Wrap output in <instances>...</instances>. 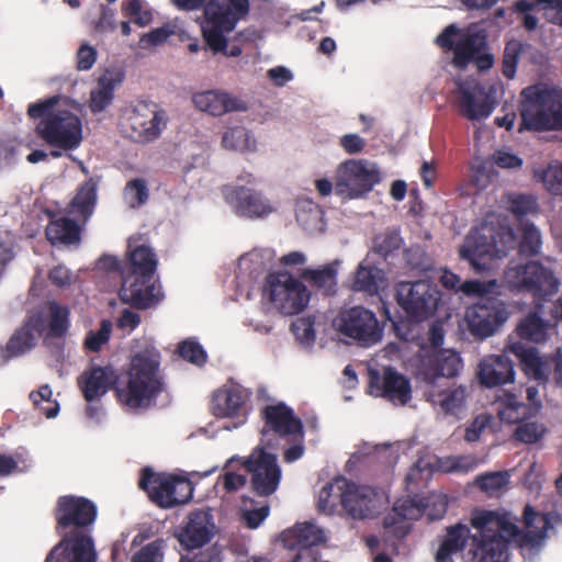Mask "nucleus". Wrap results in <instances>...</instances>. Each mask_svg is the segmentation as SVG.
I'll use <instances>...</instances> for the list:
<instances>
[{"instance_id":"obj_1","label":"nucleus","mask_w":562,"mask_h":562,"mask_svg":"<svg viewBox=\"0 0 562 562\" xmlns=\"http://www.w3.org/2000/svg\"><path fill=\"white\" fill-rule=\"evenodd\" d=\"M470 522L475 529L473 535L463 524L447 528L435 554L436 562H452V555L465 548L468 539H471V562H506L509 544L521 549L539 548L551 527L549 516L536 512L530 505L524 508V529L505 510L475 509Z\"/></svg>"},{"instance_id":"obj_2","label":"nucleus","mask_w":562,"mask_h":562,"mask_svg":"<svg viewBox=\"0 0 562 562\" xmlns=\"http://www.w3.org/2000/svg\"><path fill=\"white\" fill-rule=\"evenodd\" d=\"M159 367L160 352L150 347L132 357L125 375H120L112 366L93 364L80 374L77 383L88 403L114 390L121 404L132 409L148 408L164 391Z\"/></svg>"},{"instance_id":"obj_3","label":"nucleus","mask_w":562,"mask_h":562,"mask_svg":"<svg viewBox=\"0 0 562 562\" xmlns=\"http://www.w3.org/2000/svg\"><path fill=\"white\" fill-rule=\"evenodd\" d=\"M68 98L53 95L45 100L31 103L27 115L32 120H41L35 132L47 145L61 150H74L82 142V123L80 117L65 108Z\"/></svg>"},{"instance_id":"obj_4","label":"nucleus","mask_w":562,"mask_h":562,"mask_svg":"<svg viewBox=\"0 0 562 562\" xmlns=\"http://www.w3.org/2000/svg\"><path fill=\"white\" fill-rule=\"evenodd\" d=\"M518 131H562V89L532 85L522 89Z\"/></svg>"},{"instance_id":"obj_5","label":"nucleus","mask_w":562,"mask_h":562,"mask_svg":"<svg viewBox=\"0 0 562 562\" xmlns=\"http://www.w3.org/2000/svg\"><path fill=\"white\" fill-rule=\"evenodd\" d=\"M250 11L249 0H227V3L220 0H209L203 10L204 22L202 35L214 53H223L227 56H239L241 49L232 47L227 52L226 34L233 32L240 20H244Z\"/></svg>"},{"instance_id":"obj_6","label":"nucleus","mask_w":562,"mask_h":562,"mask_svg":"<svg viewBox=\"0 0 562 562\" xmlns=\"http://www.w3.org/2000/svg\"><path fill=\"white\" fill-rule=\"evenodd\" d=\"M516 234L508 225L484 224L472 228L459 249L460 258L469 261L476 273L488 269L485 257L503 258L516 247Z\"/></svg>"},{"instance_id":"obj_7","label":"nucleus","mask_w":562,"mask_h":562,"mask_svg":"<svg viewBox=\"0 0 562 562\" xmlns=\"http://www.w3.org/2000/svg\"><path fill=\"white\" fill-rule=\"evenodd\" d=\"M98 507L89 498L77 495H63L54 508L55 531L80 542L94 544L93 528Z\"/></svg>"},{"instance_id":"obj_8","label":"nucleus","mask_w":562,"mask_h":562,"mask_svg":"<svg viewBox=\"0 0 562 562\" xmlns=\"http://www.w3.org/2000/svg\"><path fill=\"white\" fill-rule=\"evenodd\" d=\"M138 487L147 493L154 504L164 509L189 503L194 491L188 477L157 473L149 467L142 470Z\"/></svg>"},{"instance_id":"obj_9","label":"nucleus","mask_w":562,"mask_h":562,"mask_svg":"<svg viewBox=\"0 0 562 562\" xmlns=\"http://www.w3.org/2000/svg\"><path fill=\"white\" fill-rule=\"evenodd\" d=\"M498 416L502 422L517 424L513 437L515 440L533 445L543 439L548 428L543 423L532 420L538 414L537 406H528L519 396L512 392H505L497 398Z\"/></svg>"},{"instance_id":"obj_10","label":"nucleus","mask_w":562,"mask_h":562,"mask_svg":"<svg viewBox=\"0 0 562 562\" xmlns=\"http://www.w3.org/2000/svg\"><path fill=\"white\" fill-rule=\"evenodd\" d=\"M504 279L512 290L530 293L536 304L554 295L560 285L553 271L539 261L509 266L505 270Z\"/></svg>"},{"instance_id":"obj_11","label":"nucleus","mask_w":562,"mask_h":562,"mask_svg":"<svg viewBox=\"0 0 562 562\" xmlns=\"http://www.w3.org/2000/svg\"><path fill=\"white\" fill-rule=\"evenodd\" d=\"M398 306L414 322H423L435 315L441 301L437 284L427 280L401 281L395 286Z\"/></svg>"},{"instance_id":"obj_12","label":"nucleus","mask_w":562,"mask_h":562,"mask_svg":"<svg viewBox=\"0 0 562 562\" xmlns=\"http://www.w3.org/2000/svg\"><path fill=\"white\" fill-rule=\"evenodd\" d=\"M265 293L273 306L284 315L301 313L311 300V292L303 281L288 271L269 273L266 278Z\"/></svg>"},{"instance_id":"obj_13","label":"nucleus","mask_w":562,"mask_h":562,"mask_svg":"<svg viewBox=\"0 0 562 562\" xmlns=\"http://www.w3.org/2000/svg\"><path fill=\"white\" fill-rule=\"evenodd\" d=\"M333 326L340 335L355 340L361 347L378 344L384 331V325L376 315L363 306L341 308L334 318Z\"/></svg>"},{"instance_id":"obj_14","label":"nucleus","mask_w":562,"mask_h":562,"mask_svg":"<svg viewBox=\"0 0 562 562\" xmlns=\"http://www.w3.org/2000/svg\"><path fill=\"white\" fill-rule=\"evenodd\" d=\"M436 44L447 52H453L457 67H465L475 55L486 49L487 32L474 25L461 31L456 24H449L436 37Z\"/></svg>"},{"instance_id":"obj_15","label":"nucleus","mask_w":562,"mask_h":562,"mask_svg":"<svg viewBox=\"0 0 562 562\" xmlns=\"http://www.w3.org/2000/svg\"><path fill=\"white\" fill-rule=\"evenodd\" d=\"M381 181L380 171L366 159H349L337 170L335 192L347 199L366 195Z\"/></svg>"},{"instance_id":"obj_16","label":"nucleus","mask_w":562,"mask_h":562,"mask_svg":"<svg viewBox=\"0 0 562 562\" xmlns=\"http://www.w3.org/2000/svg\"><path fill=\"white\" fill-rule=\"evenodd\" d=\"M262 420L261 443L262 447L274 448L271 435L288 440H302L304 427L301 418L295 415L293 408L284 402L266 405L260 411Z\"/></svg>"},{"instance_id":"obj_17","label":"nucleus","mask_w":562,"mask_h":562,"mask_svg":"<svg viewBox=\"0 0 562 562\" xmlns=\"http://www.w3.org/2000/svg\"><path fill=\"white\" fill-rule=\"evenodd\" d=\"M508 317L506 303L496 296L480 297L464 315L470 334L480 340L493 336Z\"/></svg>"},{"instance_id":"obj_18","label":"nucleus","mask_w":562,"mask_h":562,"mask_svg":"<svg viewBox=\"0 0 562 562\" xmlns=\"http://www.w3.org/2000/svg\"><path fill=\"white\" fill-rule=\"evenodd\" d=\"M509 351L520 361L524 373L540 384H546L552 372L558 385H562V351L541 357L535 347H526L521 342H514L509 346Z\"/></svg>"},{"instance_id":"obj_19","label":"nucleus","mask_w":562,"mask_h":562,"mask_svg":"<svg viewBox=\"0 0 562 562\" xmlns=\"http://www.w3.org/2000/svg\"><path fill=\"white\" fill-rule=\"evenodd\" d=\"M266 449L267 447H257L245 462V468L251 475L250 488L261 497H268L278 490L282 475L277 456Z\"/></svg>"},{"instance_id":"obj_20","label":"nucleus","mask_w":562,"mask_h":562,"mask_svg":"<svg viewBox=\"0 0 562 562\" xmlns=\"http://www.w3.org/2000/svg\"><path fill=\"white\" fill-rule=\"evenodd\" d=\"M458 94L460 114L471 121L488 117L496 105L493 90L475 79L459 82Z\"/></svg>"},{"instance_id":"obj_21","label":"nucleus","mask_w":562,"mask_h":562,"mask_svg":"<svg viewBox=\"0 0 562 562\" xmlns=\"http://www.w3.org/2000/svg\"><path fill=\"white\" fill-rule=\"evenodd\" d=\"M149 103L137 104L127 117L132 137L139 143H149L157 139L166 127L168 116L166 111L156 110Z\"/></svg>"},{"instance_id":"obj_22","label":"nucleus","mask_w":562,"mask_h":562,"mask_svg":"<svg viewBox=\"0 0 562 562\" xmlns=\"http://www.w3.org/2000/svg\"><path fill=\"white\" fill-rule=\"evenodd\" d=\"M340 486L342 492L339 495V501L350 517L366 519L374 516L378 494L372 487L359 485L345 477L340 479Z\"/></svg>"},{"instance_id":"obj_23","label":"nucleus","mask_w":562,"mask_h":562,"mask_svg":"<svg viewBox=\"0 0 562 562\" xmlns=\"http://www.w3.org/2000/svg\"><path fill=\"white\" fill-rule=\"evenodd\" d=\"M225 201L235 212L245 217L260 218L273 212V207L262 194L245 186H225L222 189Z\"/></svg>"},{"instance_id":"obj_24","label":"nucleus","mask_w":562,"mask_h":562,"mask_svg":"<svg viewBox=\"0 0 562 562\" xmlns=\"http://www.w3.org/2000/svg\"><path fill=\"white\" fill-rule=\"evenodd\" d=\"M249 400V393L243 386L236 384L223 386L213 393L211 401V412L217 418L238 419L235 427L245 423L247 417L246 404Z\"/></svg>"},{"instance_id":"obj_25","label":"nucleus","mask_w":562,"mask_h":562,"mask_svg":"<svg viewBox=\"0 0 562 562\" xmlns=\"http://www.w3.org/2000/svg\"><path fill=\"white\" fill-rule=\"evenodd\" d=\"M369 387L372 394L401 405L407 404L412 398L409 380L392 367L384 368L382 376L376 371L371 372Z\"/></svg>"},{"instance_id":"obj_26","label":"nucleus","mask_w":562,"mask_h":562,"mask_svg":"<svg viewBox=\"0 0 562 562\" xmlns=\"http://www.w3.org/2000/svg\"><path fill=\"white\" fill-rule=\"evenodd\" d=\"M43 318L41 315H32L14 330L7 345L1 349L0 360L7 362L31 351L37 345L43 331Z\"/></svg>"},{"instance_id":"obj_27","label":"nucleus","mask_w":562,"mask_h":562,"mask_svg":"<svg viewBox=\"0 0 562 562\" xmlns=\"http://www.w3.org/2000/svg\"><path fill=\"white\" fill-rule=\"evenodd\" d=\"M462 367V359L458 352L450 349H438L423 357L419 373L427 383L432 384L437 378L458 375Z\"/></svg>"},{"instance_id":"obj_28","label":"nucleus","mask_w":562,"mask_h":562,"mask_svg":"<svg viewBox=\"0 0 562 562\" xmlns=\"http://www.w3.org/2000/svg\"><path fill=\"white\" fill-rule=\"evenodd\" d=\"M157 268L156 255L150 247L128 244V271H122V282L128 281L131 290L142 289L146 278L154 277Z\"/></svg>"},{"instance_id":"obj_29","label":"nucleus","mask_w":562,"mask_h":562,"mask_svg":"<svg viewBox=\"0 0 562 562\" xmlns=\"http://www.w3.org/2000/svg\"><path fill=\"white\" fill-rule=\"evenodd\" d=\"M477 379L483 386L495 387L515 380L513 360L506 352L484 357L477 368Z\"/></svg>"},{"instance_id":"obj_30","label":"nucleus","mask_w":562,"mask_h":562,"mask_svg":"<svg viewBox=\"0 0 562 562\" xmlns=\"http://www.w3.org/2000/svg\"><path fill=\"white\" fill-rule=\"evenodd\" d=\"M426 505L414 498L400 499L394 504L393 513L387 514L383 527L396 539H403L411 532V526L405 520H416L423 516Z\"/></svg>"},{"instance_id":"obj_31","label":"nucleus","mask_w":562,"mask_h":562,"mask_svg":"<svg viewBox=\"0 0 562 562\" xmlns=\"http://www.w3.org/2000/svg\"><path fill=\"white\" fill-rule=\"evenodd\" d=\"M44 562H98V553L92 543L60 537Z\"/></svg>"},{"instance_id":"obj_32","label":"nucleus","mask_w":562,"mask_h":562,"mask_svg":"<svg viewBox=\"0 0 562 562\" xmlns=\"http://www.w3.org/2000/svg\"><path fill=\"white\" fill-rule=\"evenodd\" d=\"M194 105L211 115L220 116L227 112H246L248 104L227 92L209 90L193 95Z\"/></svg>"},{"instance_id":"obj_33","label":"nucleus","mask_w":562,"mask_h":562,"mask_svg":"<svg viewBox=\"0 0 562 562\" xmlns=\"http://www.w3.org/2000/svg\"><path fill=\"white\" fill-rule=\"evenodd\" d=\"M213 528L209 514L194 512L190 514L189 521L180 531L179 541L188 549L201 548L212 539Z\"/></svg>"},{"instance_id":"obj_34","label":"nucleus","mask_w":562,"mask_h":562,"mask_svg":"<svg viewBox=\"0 0 562 562\" xmlns=\"http://www.w3.org/2000/svg\"><path fill=\"white\" fill-rule=\"evenodd\" d=\"M123 79L124 74L120 70L105 69L101 74L97 87L90 92L89 108L92 113H100L112 103L114 90Z\"/></svg>"},{"instance_id":"obj_35","label":"nucleus","mask_w":562,"mask_h":562,"mask_svg":"<svg viewBox=\"0 0 562 562\" xmlns=\"http://www.w3.org/2000/svg\"><path fill=\"white\" fill-rule=\"evenodd\" d=\"M325 540L323 530L312 522L297 524L282 533L283 544L289 549L311 550Z\"/></svg>"},{"instance_id":"obj_36","label":"nucleus","mask_w":562,"mask_h":562,"mask_svg":"<svg viewBox=\"0 0 562 562\" xmlns=\"http://www.w3.org/2000/svg\"><path fill=\"white\" fill-rule=\"evenodd\" d=\"M154 277L146 278L143 281L142 289L131 290L130 282H122L119 295L123 303L134 308L146 310L160 301V289L153 281Z\"/></svg>"},{"instance_id":"obj_37","label":"nucleus","mask_w":562,"mask_h":562,"mask_svg":"<svg viewBox=\"0 0 562 562\" xmlns=\"http://www.w3.org/2000/svg\"><path fill=\"white\" fill-rule=\"evenodd\" d=\"M337 273L336 263H326L316 269L305 268L300 277L323 295L331 296L337 292Z\"/></svg>"},{"instance_id":"obj_38","label":"nucleus","mask_w":562,"mask_h":562,"mask_svg":"<svg viewBox=\"0 0 562 562\" xmlns=\"http://www.w3.org/2000/svg\"><path fill=\"white\" fill-rule=\"evenodd\" d=\"M45 234L52 245H75L80 243L81 239L80 226L69 217L52 220L46 227Z\"/></svg>"},{"instance_id":"obj_39","label":"nucleus","mask_w":562,"mask_h":562,"mask_svg":"<svg viewBox=\"0 0 562 562\" xmlns=\"http://www.w3.org/2000/svg\"><path fill=\"white\" fill-rule=\"evenodd\" d=\"M542 304L537 303L535 305V311L530 312L525 318L520 321L516 331L521 339L537 344L547 340L550 324L543 321L540 316Z\"/></svg>"},{"instance_id":"obj_40","label":"nucleus","mask_w":562,"mask_h":562,"mask_svg":"<svg viewBox=\"0 0 562 562\" xmlns=\"http://www.w3.org/2000/svg\"><path fill=\"white\" fill-rule=\"evenodd\" d=\"M95 203L97 182L90 178L78 188L76 195L68 205V212L87 221L92 215Z\"/></svg>"},{"instance_id":"obj_41","label":"nucleus","mask_w":562,"mask_h":562,"mask_svg":"<svg viewBox=\"0 0 562 562\" xmlns=\"http://www.w3.org/2000/svg\"><path fill=\"white\" fill-rule=\"evenodd\" d=\"M428 400L439 406L446 414H453L459 411L465 402V387L457 386L452 389L437 390L432 386L428 393Z\"/></svg>"},{"instance_id":"obj_42","label":"nucleus","mask_w":562,"mask_h":562,"mask_svg":"<svg viewBox=\"0 0 562 562\" xmlns=\"http://www.w3.org/2000/svg\"><path fill=\"white\" fill-rule=\"evenodd\" d=\"M222 145L226 149L240 153H252L256 150V139L248 130L241 126L227 130L223 134Z\"/></svg>"},{"instance_id":"obj_43","label":"nucleus","mask_w":562,"mask_h":562,"mask_svg":"<svg viewBox=\"0 0 562 562\" xmlns=\"http://www.w3.org/2000/svg\"><path fill=\"white\" fill-rule=\"evenodd\" d=\"M521 239L519 241V254L527 257H535L540 252L541 234L530 222H521Z\"/></svg>"},{"instance_id":"obj_44","label":"nucleus","mask_w":562,"mask_h":562,"mask_svg":"<svg viewBox=\"0 0 562 562\" xmlns=\"http://www.w3.org/2000/svg\"><path fill=\"white\" fill-rule=\"evenodd\" d=\"M381 270L375 267L360 265L356 271L353 290L375 294L379 290Z\"/></svg>"},{"instance_id":"obj_45","label":"nucleus","mask_w":562,"mask_h":562,"mask_svg":"<svg viewBox=\"0 0 562 562\" xmlns=\"http://www.w3.org/2000/svg\"><path fill=\"white\" fill-rule=\"evenodd\" d=\"M533 179L541 182L552 195H562V166L550 164L544 169L533 170Z\"/></svg>"},{"instance_id":"obj_46","label":"nucleus","mask_w":562,"mask_h":562,"mask_svg":"<svg viewBox=\"0 0 562 562\" xmlns=\"http://www.w3.org/2000/svg\"><path fill=\"white\" fill-rule=\"evenodd\" d=\"M48 307L50 313L48 335L54 338H60L66 335L69 327V310L57 302H50Z\"/></svg>"},{"instance_id":"obj_47","label":"nucleus","mask_w":562,"mask_h":562,"mask_svg":"<svg viewBox=\"0 0 562 562\" xmlns=\"http://www.w3.org/2000/svg\"><path fill=\"white\" fill-rule=\"evenodd\" d=\"M522 49L524 45L518 40H510L505 44L502 59V72L507 79L515 77Z\"/></svg>"},{"instance_id":"obj_48","label":"nucleus","mask_w":562,"mask_h":562,"mask_svg":"<svg viewBox=\"0 0 562 562\" xmlns=\"http://www.w3.org/2000/svg\"><path fill=\"white\" fill-rule=\"evenodd\" d=\"M477 486L490 496L497 495L509 484L507 471L490 472L476 479Z\"/></svg>"},{"instance_id":"obj_49","label":"nucleus","mask_w":562,"mask_h":562,"mask_svg":"<svg viewBox=\"0 0 562 562\" xmlns=\"http://www.w3.org/2000/svg\"><path fill=\"white\" fill-rule=\"evenodd\" d=\"M508 210L521 222L526 215L539 212L537 199L531 194H514L509 198Z\"/></svg>"},{"instance_id":"obj_50","label":"nucleus","mask_w":562,"mask_h":562,"mask_svg":"<svg viewBox=\"0 0 562 562\" xmlns=\"http://www.w3.org/2000/svg\"><path fill=\"white\" fill-rule=\"evenodd\" d=\"M124 198L131 207L145 204L149 198L146 181L140 178L130 180L124 188Z\"/></svg>"},{"instance_id":"obj_51","label":"nucleus","mask_w":562,"mask_h":562,"mask_svg":"<svg viewBox=\"0 0 562 562\" xmlns=\"http://www.w3.org/2000/svg\"><path fill=\"white\" fill-rule=\"evenodd\" d=\"M476 465V459L472 456H449L438 460V468L446 473L469 472Z\"/></svg>"},{"instance_id":"obj_52","label":"nucleus","mask_w":562,"mask_h":562,"mask_svg":"<svg viewBox=\"0 0 562 562\" xmlns=\"http://www.w3.org/2000/svg\"><path fill=\"white\" fill-rule=\"evenodd\" d=\"M164 546L165 541L162 539H156L136 551L131 562H162Z\"/></svg>"},{"instance_id":"obj_53","label":"nucleus","mask_w":562,"mask_h":562,"mask_svg":"<svg viewBox=\"0 0 562 562\" xmlns=\"http://www.w3.org/2000/svg\"><path fill=\"white\" fill-rule=\"evenodd\" d=\"M179 356L196 366H202L206 361V352L203 347L193 339H186L178 346Z\"/></svg>"},{"instance_id":"obj_54","label":"nucleus","mask_w":562,"mask_h":562,"mask_svg":"<svg viewBox=\"0 0 562 562\" xmlns=\"http://www.w3.org/2000/svg\"><path fill=\"white\" fill-rule=\"evenodd\" d=\"M112 324L110 321H102L97 331H90L85 340V347L93 352H98L110 339Z\"/></svg>"},{"instance_id":"obj_55","label":"nucleus","mask_w":562,"mask_h":562,"mask_svg":"<svg viewBox=\"0 0 562 562\" xmlns=\"http://www.w3.org/2000/svg\"><path fill=\"white\" fill-rule=\"evenodd\" d=\"M314 317H299L291 324V330L302 344H313L315 340Z\"/></svg>"},{"instance_id":"obj_56","label":"nucleus","mask_w":562,"mask_h":562,"mask_svg":"<svg viewBox=\"0 0 562 562\" xmlns=\"http://www.w3.org/2000/svg\"><path fill=\"white\" fill-rule=\"evenodd\" d=\"M341 492L340 479H337L334 483L324 485L318 495V508L322 510H331L336 506V499H339Z\"/></svg>"},{"instance_id":"obj_57","label":"nucleus","mask_w":562,"mask_h":562,"mask_svg":"<svg viewBox=\"0 0 562 562\" xmlns=\"http://www.w3.org/2000/svg\"><path fill=\"white\" fill-rule=\"evenodd\" d=\"M53 391L48 384H43L36 391L30 393V400L35 407H40L42 402L53 403V406L44 412L47 418H54L59 412V404L57 401H52Z\"/></svg>"},{"instance_id":"obj_58","label":"nucleus","mask_w":562,"mask_h":562,"mask_svg":"<svg viewBox=\"0 0 562 562\" xmlns=\"http://www.w3.org/2000/svg\"><path fill=\"white\" fill-rule=\"evenodd\" d=\"M173 34V27L170 24H164L160 27L154 29L150 32L143 34L139 40V44L143 48L158 46L164 44Z\"/></svg>"},{"instance_id":"obj_59","label":"nucleus","mask_w":562,"mask_h":562,"mask_svg":"<svg viewBox=\"0 0 562 562\" xmlns=\"http://www.w3.org/2000/svg\"><path fill=\"white\" fill-rule=\"evenodd\" d=\"M402 237L396 231H389L375 241V250L378 254L386 257L391 252L400 249L402 245Z\"/></svg>"},{"instance_id":"obj_60","label":"nucleus","mask_w":562,"mask_h":562,"mask_svg":"<svg viewBox=\"0 0 562 562\" xmlns=\"http://www.w3.org/2000/svg\"><path fill=\"white\" fill-rule=\"evenodd\" d=\"M492 416L488 414L477 415L467 426L464 431V440L468 442H475L480 439L481 434L491 425Z\"/></svg>"},{"instance_id":"obj_61","label":"nucleus","mask_w":562,"mask_h":562,"mask_svg":"<svg viewBox=\"0 0 562 562\" xmlns=\"http://www.w3.org/2000/svg\"><path fill=\"white\" fill-rule=\"evenodd\" d=\"M98 53L94 47L82 44L77 50L76 68L80 71L90 70L97 61Z\"/></svg>"},{"instance_id":"obj_62","label":"nucleus","mask_w":562,"mask_h":562,"mask_svg":"<svg viewBox=\"0 0 562 562\" xmlns=\"http://www.w3.org/2000/svg\"><path fill=\"white\" fill-rule=\"evenodd\" d=\"M494 162L503 169H516L522 166V159L507 150H496L493 155Z\"/></svg>"},{"instance_id":"obj_63","label":"nucleus","mask_w":562,"mask_h":562,"mask_svg":"<svg viewBox=\"0 0 562 562\" xmlns=\"http://www.w3.org/2000/svg\"><path fill=\"white\" fill-rule=\"evenodd\" d=\"M492 181V173L483 162L472 166L471 183L479 190L485 189Z\"/></svg>"},{"instance_id":"obj_64","label":"nucleus","mask_w":562,"mask_h":562,"mask_svg":"<svg viewBox=\"0 0 562 562\" xmlns=\"http://www.w3.org/2000/svg\"><path fill=\"white\" fill-rule=\"evenodd\" d=\"M339 144L347 154L353 155L364 149L366 140L357 134H346L340 137Z\"/></svg>"}]
</instances>
